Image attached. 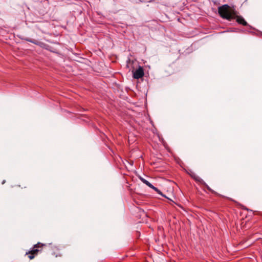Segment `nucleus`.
<instances>
[{"instance_id": "5", "label": "nucleus", "mask_w": 262, "mask_h": 262, "mask_svg": "<svg viewBox=\"0 0 262 262\" xmlns=\"http://www.w3.org/2000/svg\"><path fill=\"white\" fill-rule=\"evenodd\" d=\"M232 19H236V21L240 25H242L244 26H249L250 28H251V26L249 25L247 21L244 19V18L240 16L237 15V13H235V15L233 17Z\"/></svg>"}, {"instance_id": "7", "label": "nucleus", "mask_w": 262, "mask_h": 262, "mask_svg": "<svg viewBox=\"0 0 262 262\" xmlns=\"http://www.w3.org/2000/svg\"><path fill=\"white\" fill-rule=\"evenodd\" d=\"M140 180L145 184H146L147 186H148L150 188L154 190L156 192H157L158 194H160L161 195H162V192L157 187H155L154 185H152L151 183H150L148 181L145 180L142 177L139 178Z\"/></svg>"}, {"instance_id": "10", "label": "nucleus", "mask_w": 262, "mask_h": 262, "mask_svg": "<svg viewBox=\"0 0 262 262\" xmlns=\"http://www.w3.org/2000/svg\"><path fill=\"white\" fill-rule=\"evenodd\" d=\"M27 40H28V41H30L31 42L34 43V41H32L31 39H27Z\"/></svg>"}, {"instance_id": "3", "label": "nucleus", "mask_w": 262, "mask_h": 262, "mask_svg": "<svg viewBox=\"0 0 262 262\" xmlns=\"http://www.w3.org/2000/svg\"><path fill=\"white\" fill-rule=\"evenodd\" d=\"M196 182L199 183L200 184L203 185L212 194H214L216 196L223 197V196L217 192L212 190L200 177L196 176L193 179Z\"/></svg>"}, {"instance_id": "4", "label": "nucleus", "mask_w": 262, "mask_h": 262, "mask_svg": "<svg viewBox=\"0 0 262 262\" xmlns=\"http://www.w3.org/2000/svg\"><path fill=\"white\" fill-rule=\"evenodd\" d=\"M196 182L199 183L200 184L203 185L212 194H214L216 196L223 197V196L217 192L212 190L200 177L196 176L193 179Z\"/></svg>"}, {"instance_id": "1", "label": "nucleus", "mask_w": 262, "mask_h": 262, "mask_svg": "<svg viewBox=\"0 0 262 262\" xmlns=\"http://www.w3.org/2000/svg\"><path fill=\"white\" fill-rule=\"evenodd\" d=\"M218 13L222 18L230 21L237 12L228 5L225 4L218 8Z\"/></svg>"}, {"instance_id": "9", "label": "nucleus", "mask_w": 262, "mask_h": 262, "mask_svg": "<svg viewBox=\"0 0 262 262\" xmlns=\"http://www.w3.org/2000/svg\"><path fill=\"white\" fill-rule=\"evenodd\" d=\"M128 190L129 191L130 194L132 195L133 193V192H134L133 189H131V188H129Z\"/></svg>"}, {"instance_id": "6", "label": "nucleus", "mask_w": 262, "mask_h": 262, "mask_svg": "<svg viewBox=\"0 0 262 262\" xmlns=\"http://www.w3.org/2000/svg\"><path fill=\"white\" fill-rule=\"evenodd\" d=\"M144 69L142 67L139 66V68L133 72V77L135 79H140L144 76Z\"/></svg>"}, {"instance_id": "2", "label": "nucleus", "mask_w": 262, "mask_h": 262, "mask_svg": "<svg viewBox=\"0 0 262 262\" xmlns=\"http://www.w3.org/2000/svg\"><path fill=\"white\" fill-rule=\"evenodd\" d=\"M46 247L47 245L38 242L34 245L30 251L26 252V255H28V257L30 259H32L37 256L39 252H41L43 249Z\"/></svg>"}, {"instance_id": "8", "label": "nucleus", "mask_w": 262, "mask_h": 262, "mask_svg": "<svg viewBox=\"0 0 262 262\" xmlns=\"http://www.w3.org/2000/svg\"><path fill=\"white\" fill-rule=\"evenodd\" d=\"M189 175L193 179H194V178H195L197 176L194 172H191V173L189 174Z\"/></svg>"}]
</instances>
